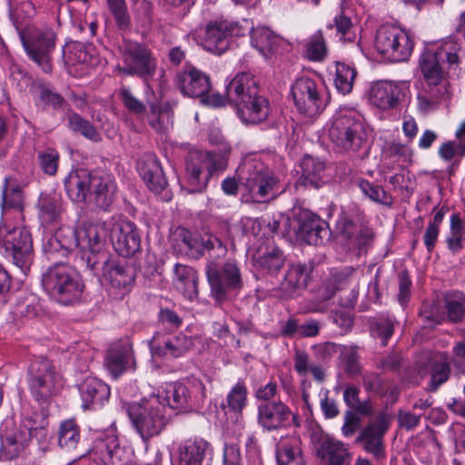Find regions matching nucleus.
Instances as JSON below:
<instances>
[{
    "instance_id": "1",
    "label": "nucleus",
    "mask_w": 465,
    "mask_h": 465,
    "mask_svg": "<svg viewBox=\"0 0 465 465\" xmlns=\"http://www.w3.org/2000/svg\"><path fill=\"white\" fill-rule=\"evenodd\" d=\"M461 46L453 39L428 46L420 56L419 67L426 85L447 87V76L457 74L461 64Z\"/></svg>"
},
{
    "instance_id": "2",
    "label": "nucleus",
    "mask_w": 465,
    "mask_h": 465,
    "mask_svg": "<svg viewBox=\"0 0 465 465\" xmlns=\"http://www.w3.org/2000/svg\"><path fill=\"white\" fill-rule=\"evenodd\" d=\"M27 384L32 397L41 407L40 412H34L30 419L35 429L45 428L51 400L60 390V377L51 361L43 357L32 360L27 370Z\"/></svg>"
},
{
    "instance_id": "3",
    "label": "nucleus",
    "mask_w": 465,
    "mask_h": 465,
    "mask_svg": "<svg viewBox=\"0 0 465 465\" xmlns=\"http://www.w3.org/2000/svg\"><path fill=\"white\" fill-rule=\"evenodd\" d=\"M230 152V149L220 152L191 151L185 160L189 193L203 192L215 172L225 170Z\"/></svg>"
},
{
    "instance_id": "4",
    "label": "nucleus",
    "mask_w": 465,
    "mask_h": 465,
    "mask_svg": "<svg viewBox=\"0 0 465 465\" xmlns=\"http://www.w3.org/2000/svg\"><path fill=\"white\" fill-rule=\"evenodd\" d=\"M45 291L56 302L70 305L81 300L84 284L78 273L64 262H57L43 274Z\"/></svg>"
},
{
    "instance_id": "5",
    "label": "nucleus",
    "mask_w": 465,
    "mask_h": 465,
    "mask_svg": "<svg viewBox=\"0 0 465 465\" xmlns=\"http://www.w3.org/2000/svg\"><path fill=\"white\" fill-rule=\"evenodd\" d=\"M236 175L248 192L247 201L266 203L283 191L274 174L262 163H248L237 169Z\"/></svg>"
},
{
    "instance_id": "6",
    "label": "nucleus",
    "mask_w": 465,
    "mask_h": 465,
    "mask_svg": "<svg viewBox=\"0 0 465 465\" xmlns=\"http://www.w3.org/2000/svg\"><path fill=\"white\" fill-rule=\"evenodd\" d=\"M166 406L159 397L152 396L128 408L127 413L134 427L143 440L159 435L169 419L165 415Z\"/></svg>"
},
{
    "instance_id": "7",
    "label": "nucleus",
    "mask_w": 465,
    "mask_h": 465,
    "mask_svg": "<svg viewBox=\"0 0 465 465\" xmlns=\"http://www.w3.org/2000/svg\"><path fill=\"white\" fill-rule=\"evenodd\" d=\"M205 271L211 296L218 304L230 299L243 286L240 268L233 260H228L223 264L211 261L206 264Z\"/></svg>"
},
{
    "instance_id": "8",
    "label": "nucleus",
    "mask_w": 465,
    "mask_h": 465,
    "mask_svg": "<svg viewBox=\"0 0 465 465\" xmlns=\"http://www.w3.org/2000/svg\"><path fill=\"white\" fill-rule=\"evenodd\" d=\"M329 137L339 149L358 152L366 143V131L361 121L351 112H341L333 117Z\"/></svg>"
},
{
    "instance_id": "9",
    "label": "nucleus",
    "mask_w": 465,
    "mask_h": 465,
    "mask_svg": "<svg viewBox=\"0 0 465 465\" xmlns=\"http://www.w3.org/2000/svg\"><path fill=\"white\" fill-rule=\"evenodd\" d=\"M112 226V221L86 223L83 227V234L67 227L60 229L56 232V237L66 250L80 246L82 249L99 252L103 250L108 231H111Z\"/></svg>"
},
{
    "instance_id": "10",
    "label": "nucleus",
    "mask_w": 465,
    "mask_h": 465,
    "mask_svg": "<svg viewBox=\"0 0 465 465\" xmlns=\"http://www.w3.org/2000/svg\"><path fill=\"white\" fill-rule=\"evenodd\" d=\"M291 94L299 113L311 118L322 114L329 100L323 86L310 77L296 79Z\"/></svg>"
},
{
    "instance_id": "11",
    "label": "nucleus",
    "mask_w": 465,
    "mask_h": 465,
    "mask_svg": "<svg viewBox=\"0 0 465 465\" xmlns=\"http://www.w3.org/2000/svg\"><path fill=\"white\" fill-rule=\"evenodd\" d=\"M241 33L238 22L223 17L215 18L208 21L201 30L200 45L205 51L220 55L228 50L232 37Z\"/></svg>"
},
{
    "instance_id": "12",
    "label": "nucleus",
    "mask_w": 465,
    "mask_h": 465,
    "mask_svg": "<svg viewBox=\"0 0 465 465\" xmlns=\"http://www.w3.org/2000/svg\"><path fill=\"white\" fill-rule=\"evenodd\" d=\"M375 48L391 62H403L410 57L413 44L405 31L391 25H383L376 32Z\"/></svg>"
},
{
    "instance_id": "13",
    "label": "nucleus",
    "mask_w": 465,
    "mask_h": 465,
    "mask_svg": "<svg viewBox=\"0 0 465 465\" xmlns=\"http://www.w3.org/2000/svg\"><path fill=\"white\" fill-rule=\"evenodd\" d=\"M124 66L116 70L126 75L136 74L142 77L153 75L156 70V60L151 51L143 44L124 40L121 45Z\"/></svg>"
},
{
    "instance_id": "14",
    "label": "nucleus",
    "mask_w": 465,
    "mask_h": 465,
    "mask_svg": "<svg viewBox=\"0 0 465 465\" xmlns=\"http://www.w3.org/2000/svg\"><path fill=\"white\" fill-rule=\"evenodd\" d=\"M0 244L7 256L12 257L19 268L29 264L32 260L33 242L30 232L25 227L0 226Z\"/></svg>"
},
{
    "instance_id": "15",
    "label": "nucleus",
    "mask_w": 465,
    "mask_h": 465,
    "mask_svg": "<svg viewBox=\"0 0 465 465\" xmlns=\"http://www.w3.org/2000/svg\"><path fill=\"white\" fill-rule=\"evenodd\" d=\"M28 56L45 72L52 70L51 52L54 48L55 35L52 30L35 31L21 36Z\"/></svg>"
},
{
    "instance_id": "16",
    "label": "nucleus",
    "mask_w": 465,
    "mask_h": 465,
    "mask_svg": "<svg viewBox=\"0 0 465 465\" xmlns=\"http://www.w3.org/2000/svg\"><path fill=\"white\" fill-rule=\"evenodd\" d=\"M390 416L382 412L378 416L377 421L368 424L356 438L362 449L373 455L376 459L385 456L383 436L390 427Z\"/></svg>"
},
{
    "instance_id": "17",
    "label": "nucleus",
    "mask_w": 465,
    "mask_h": 465,
    "mask_svg": "<svg viewBox=\"0 0 465 465\" xmlns=\"http://www.w3.org/2000/svg\"><path fill=\"white\" fill-rule=\"evenodd\" d=\"M110 238L115 251L124 257L134 255L141 248L137 228L129 221L113 223Z\"/></svg>"
},
{
    "instance_id": "18",
    "label": "nucleus",
    "mask_w": 465,
    "mask_h": 465,
    "mask_svg": "<svg viewBox=\"0 0 465 465\" xmlns=\"http://www.w3.org/2000/svg\"><path fill=\"white\" fill-rule=\"evenodd\" d=\"M193 347V339L182 333L175 336H165L161 331H157L150 341L152 354L158 357L178 358Z\"/></svg>"
},
{
    "instance_id": "19",
    "label": "nucleus",
    "mask_w": 465,
    "mask_h": 465,
    "mask_svg": "<svg viewBox=\"0 0 465 465\" xmlns=\"http://www.w3.org/2000/svg\"><path fill=\"white\" fill-rule=\"evenodd\" d=\"M297 237L311 245L322 244L330 238L328 223L314 213H304L299 219Z\"/></svg>"
},
{
    "instance_id": "20",
    "label": "nucleus",
    "mask_w": 465,
    "mask_h": 465,
    "mask_svg": "<svg viewBox=\"0 0 465 465\" xmlns=\"http://www.w3.org/2000/svg\"><path fill=\"white\" fill-rule=\"evenodd\" d=\"M291 416L292 411L282 401L264 402L258 406V423L268 431L285 427Z\"/></svg>"
},
{
    "instance_id": "21",
    "label": "nucleus",
    "mask_w": 465,
    "mask_h": 465,
    "mask_svg": "<svg viewBox=\"0 0 465 465\" xmlns=\"http://www.w3.org/2000/svg\"><path fill=\"white\" fill-rule=\"evenodd\" d=\"M341 240L348 249L361 251L373 238L372 231L364 225H357L346 216H342L337 224Z\"/></svg>"
},
{
    "instance_id": "22",
    "label": "nucleus",
    "mask_w": 465,
    "mask_h": 465,
    "mask_svg": "<svg viewBox=\"0 0 465 465\" xmlns=\"http://www.w3.org/2000/svg\"><path fill=\"white\" fill-rule=\"evenodd\" d=\"M260 92L258 82L253 74L239 73L227 84L226 98L235 107Z\"/></svg>"
},
{
    "instance_id": "23",
    "label": "nucleus",
    "mask_w": 465,
    "mask_h": 465,
    "mask_svg": "<svg viewBox=\"0 0 465 465\" xmlns=\"http://www.w3.org/2000/svg\"><path fill=\"white\" fill-rule=\"evenodd\" d=\"M176 83L182 94L189 97H202L211 87L209 77L193 66L178 73Z\"/></svg>"
},
{
    "instance_id": "24",
    "label": "nucleus",
    "mask_w": 465,
    "mask_h": 465,
    "mask_svg": "<svg viewBox=\"0 0 465 465\" xmlns=\"http://www.w3.org/2000/svg\"><path fill=\"white\" fill-rule=\"evenodd\" d=\"M235 109L242 123L258 124L267 120L271 106L267 97L260 92L235 106Z\"/></svg>"
},
{
    "instance_id": "25",
    "label": "nucleus",
    "mask_w": 465,
    "mask_h": 465,
    "mask_svg": "<svg viewBox=\"0 0 465 465\" xmlns=\"http://www.w3.org/2000/svg\"><path fill=\"white\" fill-rule=\"evenodd\" d=\"M403 95V90L399 85L391 82H380L371 86L370 101L374 106L388 110L395 108Z\"/></svg>"
},
{
    "instance_id": "26",
    "label": "nucleus",
    "mask_w": 465,
    "mask_h": 465,
    "mask_svg": "<svg viewBox=\"0 0 465 465\" xmlns=\"http://www.w3.org/2000/svg\"><path fill=\"white\" fill-rule=\"evenodd\" d=\"M94 175L86 169L71 172L64 180V186L69 198L75 203H83L92 191Z\"/></svg>"
},
{
    "instance_id": "27",
    "label": "nucleus",
    "mask_w": 465,
    "mask_h": 465,
    "mask_svg": "<svg viewBox=\"0 0 465 465\" xmlns=\"http://www.w3.org/2000/svg\"><path fill=\"white\" fill-rule=\"evenodd\" d=\"M79 391L83 401L82 407L84 410L102 406L110 396V388L95 378L85 379L80 385Z\"/></svg>"
},
{
    "instance_id": "28",
    "label": "nucleus",
    "mask_w": 465,
    "mask_h": 465,
    "mask_svg": "<svg viewBox=\"0 0 465 465\" xmlns=\"http://www.w3.org/2000/svg\"><path fill=\"white\" fill-rule=\"evenodd\" d=\"M309 273V268L305 264L291 265L280 283V290L283 296L292 297L304 290L308 284Z\"/></svg>"
},
{
    "instance_id": "29",
    "label": "nucleus",
    "mask_w": 465,
    "mask_h": 465,
    "mask_svg": "<svg viewBox=\"0 0 465 465\" xmlns=\"http://www.w3.org/2000/svg\"><path fill=\"white\" fill-rule=\"evenodd\" d=\"M130 342L114 343L107 351L104 364L114 378H118L132 360Z\"/></svg>"
},
{
    "instance_id": "30",
    "label": "nucleus",
    "mask_w": 465,
    "mask_h": 465,
    "mask_svg": "<svg viewBox=\"0 0 465 465\" xmlns=\"http://www.w3.org/2000/svg\"><path fill=\"white\" fill-rule=\"evenodd\" d=\"M116 194V184L110 175H94L91 195L96 206L107 211L113 204Z\"/></svg>"
},
{
    "instance_id": "31",
    "label": "nucleus",
    "mask_w": 465,
    "mask_h": 465,
    "mask_svg": "<svg viewBox=\"0 0 465 465\" xmlns=\"http://www.w3.org/2000/svg\"><path fill=\"white\" fill-rule=\"evenodd\" d=\"M302 174L297 182L298 185L320 188L324 183V163L313 158L311 155H305L301 163Z\"/></svg>"
},
{
    "instance_id": "32",
    "label": "nucleus",
    "mask_w": 465,
    "mask_h": 465,
    "mask_svg": "<svg viewBox=\"0 0 465 465\" xmlns=\"http://www.w3.org/2000/svg\"><path fill=\"white\" fill-rule=\"evenodd\" d=\"M317 454L327 465H345L351 458L346 445L332 438H325L321 441Z\"/></svg>"
},
{
    "instance_id": "33",
    "label": "nucleus",
    "mask_w": 465,
    "mask_h": 465,
    "mask_svg": "<svg viewBox=\"0 0 465 465\" xmlns=\"http://www.w3.org/2000/svg\"><path fill=\"white\" fill-rule=\"evenodd\" d=\"M139 172L147 187L155 193H160L166 187L167 180L155 157H148L139 167Z\"/></svg>"
},
{
    "instance_id": "34",
    "label": "nucleus",
    "mask_w": 465,
    "mask_h": 465,
    "mask_svg": "<svg viewBox=\"0 0 465 465\" xmlns=\"http://www.w3.org/2000/svg\"><path fill=\"white\" fill-rule=\"evenodd\" d=\"M209 447V443L203 439L185 440L179 447V465H203Z\"/></svg>"
},
{
    "instance_id": "35",
    "label": "nucleus",
    "mask_w": 465,
    "mask_h": 465,
    "mask_svg": "<svg viewBox=\"0 0 465 465\" xmlns=\"http://www.w3.org/2000/svg\"><path fill=\"white\" fill-rule=\"evenodd\" d=\"M254 267L267 274L277 273L285 263V257L278 247H267L264 252L258 251L253 255Z\"/></svg>"
},
{
    "instance_id": "36",
    "label": "nucleus",
    "mask_w": 465,
    "mask_h": 465,
    "mask_svg": "<svg viewBox=\"0 0 465 465\" xmlns=\"http://www.w3.org/2000/svg\"><path fill=\"white\" fill-rule=\"evenodd\" d=\"M174 283L176 289L183 292L184 297L193 301L198 295V274L196 271L186 265L177 263L174 267Z\"/></svg>"
},
{
    "instance_id": "37",
    "label": "nucleus",
    "mask_w": 465,
    "mask_h": 465,
    "mask_svg": "<svg viewBox=\"0 0 465 465\" xmlns=\"http://www.w3.org/2000/svg\"><path fill=\"white\" fill-rule=\"evenodd\" d=\"M278 465H305V460L295 438L281 440L276 447Z\"/></svg>"
},
{
    "instance_id": "38",
    "label": "nucleus",
    "mask_w": 465,
    "mask_h": 465,
    "mask_svg": "<svg viewBox=\"0 0 465 465\" xmlns=\"http://www.w3.org/2000/svg\"><path fill=\"white\" fill-rule=\"evenodd\" d=\"M281 43V38L270 28L257 26L251 31V44L263 56L274 53Z\"/></svg>"
},
{
    "instance_id": "39",
    "label": "nucleus",
    "mask_w": 465,
    "mask_h": 465,
    "mask_svg": "<svg viewBox=\"0 0 465 465\" xmlns=\"http://www.w3.org/2000/svg\"><path fill=\"white\" fill-rule=\"evenodd\" d=\"M80 441V429L74 420L61 422L58 430V445L67 453H73L77 457L82 454L77 452Z\"/></svg>"
},
{
    "instance_id": "40",
    "label": "nucleus",
    "mask_w": 465,
    "mask_h": 465,
    "mask_svg": "<svg viewBox=\"0 0 465 465\" xmlns=\"http://www.w3.org/2000/svg\"><path fill=\"white\" fill-rule=\"evenodd\" d=\"M154 397H159L160 401H164L172 409H183L188 407L189 391L185 385L180 382L166 384L162 392Z\"/></svg>"
},
{
    "instance_id": "41",
    "label": "nucleus",
    "mask_w": 465,
    "mask_h": 465,
    "mask_svg": "<svg viewBox=\"0 0 465 465\" xmlns=\"http://www.w3.org/2000/svg\"><path fill=\"white\" fill-rule=\"evenodd\" d=\"M31 430H16L3 440L1 451L5 459L13 460L25 450L30 441Z\"/></svg>"
},
{
    "instance_id": "42",
    "label": "nucleus",
    "mask_w": 465,
    "mask_h": 465,
    "mask_svg": "<svg viewBox=\"0 0 465 465\" xmlns=\"http://www.w3.org/2000/svg\"><path fill=\"white\" fill-rule=\"evenodd\" d=\"M40 216L45 223L56 221L62 213V199L56 193H42L38 200Z\"/></svg>"
},
{
    "instance_id": "43",
    "label": "nucleus",
    "mask_w": 465,
    "mask_h": 465,
    "mask_svg": "<svg viewBox=\"0 0 465 465\" xmlns=\"http://www.w3.org/2000/svg\"><path fill=\"white\" fill-rule=\"evenodd\" d=\"M103 276L113 287L118 289L125 288L134 282L132 270L130 268H125L114 261H112L111 263H108L107 267H105Z\"/></svg>"
},
{
    "instance_id": "44",
    "label": "nucleus",
    "mask_w": 465,
    "mask_h": 465,
    "mask_svg": "<svg viewBox=\"0 0 465 465\" xmlns=\"http://www.w3.org/2000/svg\"><path fill=\"white\" fill-rule=\"evenodd\" d=\"M449 96V89L447 87H434L433 85H425L423 90L418 94V107L426 113L431 110L440 101Z\"/></svg>"
},
{
    "instance_id": "45",
    "label": "nucleus",
    "mask_w": 465,
    "mask_h": 465,
    "mask_svg": "<svg viewBox=\"0 0 465 465\" xmlns=\"http://www.w3.org/2000/svg\"><path fill=\"white\" fill-rule=\"evenodd\" d=\"M383 155L403 168L411 163L413 152L409 145L392 141L385 144Z\"/></svg>"
},
{
    "instance_id": "46",
    "label": "nucleus",
    "mask_w": 465,
    "mask_h": 465,
    "mask_svg": "<svg viewBox=\"0 0 465 465\" xmlns=\"http://www.w3.org/2000/svg\"><path fill=\"white\" fill-rule=\"evenodd\" d=\"M67 125L73 132L78 133L93 142H100L102 140L101 134L96 128L88 120L76 113L68 114Z\"/></svg>"
},
{
    "instance_id": "47",
    "label": "nucleus",
    "mask_w": 465,
    "mask_h": 465,
    "mask_svg": "<svg viewBox=\"0 0 465 465\" xmlns=\"http://www.w3.org/2000/svg\"><path fill=\"white\" fill-rule=\"evenodd\" d=\"M79 262L82 265H84L92 272L96 273L102 269L104 272L105 267L112 261L109 260L108 255L102 251L92 252V250L82 249L79 252Z\"/></svg>"
},
{
    "instance_id": "48",
    "label": "nucleus",
    "mask_w": 465,
    "mask_h": 465,
    "mask_svg": "<svg viewBox=\"0 0 465 465\" xmlns=\"http://www.w3.org/2000/svg\"><path fill=\"white\" fill-rule=\"evenodd\" d=\"M356 70L341 62L336 64V77L334 80L337 90L342 94H348L351 92L355 81Z\"/></svg>"
},
{
    "instance_id": "49",
    "label": "nucleus",
    "mask_w": 465,
    "mask_h": 465,
    "mask_svg": "<svg viewBox=\"0 0 465 465\" xmlns=\"http://www.w3.org/2000/svg\"><path fill=\"white\" fill-rule=\"evenodd\" d=\"M247 401V388L243 382H237L230 391L226 397V403L222 407L228 408L234 413H241L246 405Z\"/></svg>"
},
{
    "instance_id": "50",
    "label": "nucleus",
    "mask_w": 465,
    "mask_h": 465,
    "mask_svg": "<svg viewBox=\"0 0 465 465\" xmlns=\"http://www.w3.org/2000/svg\"><path fill=\"white\" fill-rule=\"evenodd\" d=\"M173 248L182 253L193 254L199 242L193 233L185 228H177L173 237Z\"/></svg>"
},
{
    "instance_id": "51",
    "label": "nucleus",
    "mask_w": 465,
    "mask_h": 465,
    "mask_svg": "<svg viewBox=\"0 0 465 465\" xmlns=\"http://www.w3.org/2000/svg\"><path fill=\"white\" fill-rule=\"evenodd\" d=\"M357 184L361 193L371 201L384 205H391L392 203V197L381 186L374 185L364 179H360Z\"/></svg>"
},
{
    "instance_id": "52",
    "label": "nucleus",
    "mask_w": 465,
    "mask_h": 465,
    "mask_svg": "<svg viewBox=\"0 0 465 465\" xmlns=\"http://www.w3.org/2000/svg\"><path fill=\"white\" fill-rule=\"evenodd\" d=\"M327 48L321 32H317L305 45V55L311 61L319 62L326 56Z\"/></svg>"
},
{
    "instance_id": "53",
    "label": "nucleus",
    "mask_w": 465,
    "mask_h": 465,
    "mask_svg": "<svg viewBox=\"0 0 465 465\" xmlns=\"http://www.w3.org/2000/svg\"><path fill=\"white\" fill-rule=\"evenodd\" d=\"M110 13L114 16L115 24L120 30H127L131 25V18L127 12L124 0H107Z\"/></svg>"
},
{
    "instance_id": "54",
    "label": "nucleus",
    "mask_w": 465,
    "mask_h": 465,
    "mask_svg": "<svg viewBox=\"0 0 465 465\" xmlns=\"http://www.w3.org/2000/svg\"><path fill=\"white\" fill-rule=\"evenodd\" d=\"M393 322L390 317H380L376 320L371 329L372 335L381 340L382 345H386L393 333Z\"/></svg>"
},
{
    "instance_id": "55",
    "label": "nucleus",
    "mask_w": 465,
    "mask_h": 465,
    "mask_svg": "<svg viewBox=\"0 0 465 465\" xmlns=\"http://www.w3.org/2000/svg\"><path fill=\"white\" fill-rule=\"evenodd\" d=\"M341 357L345 363V371L350 375L360 372L359 355L354 346H342Z\"/></svg>"
},
{
    "instance_id": "56",
    "label": "nucleus",
    "mask_w": 465,
    "mask_h": 465,
    "mask_svg": "<svg viewBox=\"0 0 465 465\" xmlns=\"http://www.w3.org/2000/svg\"><path fill=\"white\" fill-rule=\"evenodd\" d=\"M119 97L129 112L136 114L145 113V105L133 94L130 89L122 87L119 90Z\"/></svg>"
},
{
    "instance_id": "57",
    "label": "nucleus",
    "mask_w": 465,
    "mask_h": 465,
    "mask_svg": "<svg viewBox=\"0 0 465 465\" xmlns=\"http://www.w3.org/2000/svg\"><path fill=\"white\" fill-rule=\"evenodd\" d=\"M444 301L449 320L453 322L461 321L465 315V306L463 302L460 299L450 295H447Z\"/></svg>"
},
{
    "instance_id": "58",
    "label": "nucleus",
    "mask_w": 465,
    "mask_h": 465,
    "mask_svg": "<svg viewBox=\"0 0 465 465\" xmlns=\"http://www.w3.org/2000/svg\"><path fill=\"white\" fill-rule=\"evenodd\" d=\"M38 158L40 165L45 173L54 175L56 173L59 154L55 150L48 148L39 153Z\"/></svg>"
},
{
    "instance_id": "59",
    "label": "nucleus",
    "mask_w": 465,
    "mask_h": 465,
    "mask_svg": "<svg viewBox=\"0 0 465 465\" xmlns=\"http://www.w3.org/2000/svg\"><path fill=\"white\" fill-rule=\"evenodd\" d=\"M450 363L441 362L438 363L433 367L430 382V390L431 391H437V389L446 382L450 377Z\"/></svg>"
},
{
    "instance_id": "60",
    "label": "nucleus",
    "mask_w": 465,
    "mask_h": 465,
    "mask_svg": "<svg viewBox=\"0 0 465 465\" xmlns=\"http://www.w3.org/2000/svg\"><path fill=\"white\" fill-rule=\"evenodd\" d=\"M22 192L16 186L10 187L7 180L5 181L3 188V206L8 208H17L22 204Z\"/></svg>"
},
{
    "instance_id": "61",
    "label": "nucleus",
    "mask_w": 465,
    "mask_h": 465,
    "mask_svg": "<svg viewBox=\"0 0 465 465\" xmlns=\"http://www.w3.org/2000/svg\"><path fill=\"white\" fill-rule=\"evenodd\" d=\"M439 154L446 161L451 160L455 155L465 156V141L444 143L439 149Z\"/></svg>"
},
{
    "instance_id": "62",
    "label": "nucleus",
    "mask_w": 465,
    "mask_h": 465,
    "mask_svg": "<svg viewBox=\"0 0 465 465\" xmlns=\"http://www.w3.org/2000/svg\"><path fill=\"white\" fill-rule=\"evenodd\" d=\"M134 15L138 23L147 27L152 24V5L146 0L137 1L134 8Z\"/></svg>"
},
{
    "instance_id": "63",
    "label": "nucleus",
    "mask_w": 465,
    "mask_h": 465,
    "mask_svg": "<svg viewBox=\"0 0 465 465\" xmlns=\"http://www.w3.org/2000/svg\"><path fill=\"white\" fill-rule=\"evenodd\" d=\"M38 96L45 104L52 105L55 109L62 108L65 104L64 99L59 94L44 85L38 86Z\"/></svg>"
},
{
    "instance_id": "64",
    "label": "nucleus",
    "mask_w": 465,
    "mask_h": 465,
    "mask_svg": "<svg viewBox=\"0 0 465 465\" xmlns=\"http://www.w3.org/2000/svg\"><path fill=\"white\" fill-rule=\"evenodd\" d=\"M202 246L208 252L213 251L214 257H223L227 253V246L215 235H209L207 239H203Z\"/></svg>"
}]
</instances>
